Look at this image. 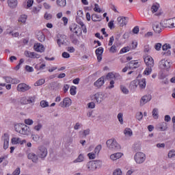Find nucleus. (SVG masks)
Segmentation results:
<instances>
[{"label":"nucleus","instance_id":"10","mask_svg":"<svg viewBox=\"0 0 175 175\" xmlns=\"http://www.w3.org/2000/svg\"><path fill=\"white\" fill-rule=\"evenodd\" d=\"M152 28L155 33H161L162 32V26L159 22H154Z\"/></svg>","mask_w":175,"mask_h":175},{"label":"nucleus","instance_id":"7","mask_svg":"<svg viewBox=\"0 0 175 175\" xmlns=\"http://www.w3.org/2000/svg\"><path fill=\"white\" fill-rule=\"evenodd\" d=\"M37 154L40 158H46L47 157V148L44 146L39 147Z\"/></svg>","mask_w":175,"mask_h":175},{"label":"nucleus","instance_id":"52","mask_svg":"<svg viewBox=\"0 0 175 175\" xmlns=\"http://www.w3.org/2000/svg\"><path fill=\"white\" fill-rule=\"evenodd\" d=\"M122 113H120L118 115V120L120 122V124H123L124 122V119L122 118Z\"/></svg>","mask_w":175,"mask_h":175},{"label":"nucleus","instance_id":"45","mask_svg":"<svg viewBox=\"0 0 175 175\" xmlns=\"http://www.w3.org/2000/svg\"><path fill=\"white\" fill-rule=\"evenodd\" d=\"M28 98L27 97H23L21 99V103L22 105H28Z\"/></svg>","mask_w":175,"mask_h":175},{"label":"nucleus","instance_id":"49","mask_svg":"<svg viewBox=\"0 0 175 175\" xmlns=\"http://www.w3.org/2000/svg\"><path fill=\"white\" fill-rule=\"evenodd\" d=\"M175 157V150H171L168 152V157L169 158H174Z\"/></svg>","mask_w":175,"mask_h":175},{"label":"nucleus","instance_id":"12","mask_svg":"<svg viewBox=\"0 0 175 175\" xmlns=\"http://www.w3.org/2000/svg\"><path fill=\"white\" fill-rule=\"evenodd\" d=\"M24 55H25V57H27V58H40V55H39V54L34 53V52H31L29 51H25L24 53Z\"/></svg>","mask_w":175,"mask_h":175},{"label":"nucleus","instance_id":"46","mask_svg":"<svg viewBox=\"0 0 175 175\" xmlns=\"http://www.w3.org/2000/svg\"><path fill=\"white\" fill-rule=\"evenodd\" d=\"M89 159H95L96 158V154L94 152H90L88 154Z\"/></svg>","mask_w":175,"mask_h":175},{"label":"nucleus","instance_id":"16","mask_svg":"<svg viewBox=\"0 0 175 175\" xmlns=\"http://www.w3.org/2000/svg\"><path fill=\"white\" fill-rule=\"evenodd\" d=\"M128 18L125 16H119L118 17L117 20L119 23L120 27H124L126 25V23H128V21H126Z\"/></svg>","mask_w":175,"mask_h":175},{"label":"nucleus","instance_id":"1","mask_svg":"<svg viewBox=\"0 0 175 175\" xmlns=\"http://www.w3.org/2000/svg\"><path fill=\"white\" fill-rule=\"evenodd\" d=\"M144 62L147 66V68L144 71V75L148 76V75H151V72H152V68H154V59L151 56H146L144 57Z\"/></svg>","mask_w":175,"mask_h":175},{"label":"nucleus","instance_id":"53","mask_svg":"<svg viewBox=\"0 0 175 175\" xmlns=\"http://www.w3.org/2000/svg\"><path fill=\"white\" fill-rule=\"evenodd\" d=\"M113 79L115 80H122V77H121V75L118 73H115L114 75H113Z\"/></svg>","mask_w":175,"mask_h":175},{"label":"nucleus","instance_id":"13","mask_svg":"<svg viewBox=\"0 0 175 175\" xmlns=\"http://www.w3.org/2000/svg\"><path fill=\"white\" fill-rule=\"evenodd\" d=\"M94 99L97 103H100L105 99V94L102 92H98L94 94Z\"/></svg>","mask_w":175,"mask_h":175},{"label":"nucleus","instance_id":"54","mask_svg":"<svg viewBox=\"0 0 175 175\" xmlns=\"http://www.w3.org/2000/svg\"><path fill=\"white\" fill-rule=\"evenodd\" d=\"M136 118L137 120H138L139 121H140L141 120L143 119V113L142 112H139L137 113L136 115Z\"/></svg>","mask_w":175,"mask_h":175},{"label":"nucleus","instance_id":"36","mask_svg":"<svg viewBox=\"0 0 175 175\" xmlns=\"http://www.w3.org/2000/svg\"><path fill=\"white\" fill-rule=\"evenodd\" d=\"M46 83V81L43 79L38 80L35 83L34 85L35 87H39V85H43Z\"/></svg>","mask_w":175,"mask_h":175},{"label":"nucleus","instance_id":"34","mask_svg":"<svg viewBox=\"0 0 175 175\" xmlns=\"http://www.w3.org/2000/svg\"><path fill=\"white\" fill-rule=\"evenodd\" d=\"M38 40L39 42H44L46 40V36L44 34H43L42 32H40L38 36H37Z\"/></svg>","mask_w":175,"mask_h":175},{"label":"nucleus","instance_id":"56","mask_svg":"<svg viewBox=\"0 0 175 175\" xmlns=\"http://www.w3.org/2000/svg\"><path fill=\"white\" fill-rule=\"evenodd\" d=\"M94 6V12H96L97 13H100V12H102V10L99 8V5L98 4H95Z\"/></svg>","mask_w":175,"mask_h":175},{"label":"nucleus","instance_id":"55","mask_svg":"<svg viewBox=\"0 0 175 175\" xmlns=\"http://www.w3.org/2000/svg\"><path fill=\"white\" fill-rule=\"evenodd\" d=\"M25 124H26V125H32V124H33V120L31 119H26L25 120Z\"/></svg>","mask_w":175,"mask_h":175},{"label":"nucleus","instance_id":"21","mask_svg":"<svg viewBox=\"0 0 175 175\" xmlns=\"http://www.w3.org/2000/svg\"><path fill=\"white\" fill-rule=\"evenodd\" d=\"M27 158L28 159H31L34 163H36V162H38V155H36L35 153H29L27 155Z\"/></svg>","mask_w":175,"mask_h":175},{"label":"nucleus","instance_id":"47","mask_svg":"<svg viewBox=\"0 0 175 175\" xmlns=\"http://www.w3.org/2000/svg\"><path fill=\"white\" fill-rule=\"evenodd\" d=\"M76 90H77L76 86L71 87L70 89V95H76Z\"/></svg>","mask_w":175,"mask_h":175},{"label":"nucleus","instance_id":"27","mask_svg":"<svg viewBox=\"0 0 175 175\" xmlns=\"http://www.w3.org/2000/svg\"><path fill=\"white\" fill-rule=\"evenodd\" d=\"M56 3L59 8H65L66 6V0H56Z\"/></svg>","mask_w":175,"mask_h":175},{"label":"nucleus","instance_id":"37","mask_svg":"<svg viewBox=\"0 0 175 175\" xmlns=\"http://www.w3.org/2000/svg\"><path fill=\"white\" fill-rule=\"evenodd\" d=\"M96 55H103V47H99L97 49H96Z\"/></svg>","mask_w":175,"mask_h":175},{"label":"nucleus","instance_id":"5","mask_svg":"<svg viewBox=\"0 0 175 175\" xmlns=\"http://www.w3.org/2000/svg\"><path fill=\"white\" fill-rule=\"evenodd\" d=\"M159 65L161 69H165V70H167L170 68V66H172V62H170V60L163 59L161 60Z\"/></svg>","mask_w":175,"mask_h":175},{"label":"nucleus","instance_id":"22","mask_svg":"<svg viewBox=\"0 0 175 175\" xmlns=\"http://www.w3.org/2000/svg\"><path fill=\"white\" fill-rule=\"evenodd\" d=\"M76 21H77V24H79V25H81L83 33H87V27H85V25H84V23H83V21H80V19H79V18H76Z\"/></svg>","mask_w":175,"mask_h":175},{"label":"nucleus","instance_id":"25","mask_svg":"<svg viewBox=\"0 0 175 175\" xmlns=\"http://www.w3.org/2000/svg\"><path fill=\"white\" fill-rule=\"evenodd\" d=\"M22 132L23 133H21V135H28L29 133H31V129L28 126L23 124Z\"/></svg>","mask_w":175,"mask_h":175},{"label":"nucleus","instance_id":"58","mask_svg":"<svg viewBox=\"0 0 175 175\" xmlns=\"http://www.w3.org/2000/svg\"><path fill=\"white\" fill-rule=\"evenodd\" d=\"M169 49H170V44H164L163 46H162V50L163 51H166L167 50H169Z\"/></svg>","mask_w":175,"mask_h":175},{"label":"nucleus","instance_id":"8","mask_svg":"<svg viewBox=\"0 0 175 175\" xmlns=\"http://www.w3.org/2000/svg\"><path fill=\"white\" fill-rule=\"evenodd\" d=\"M100 162V161H90L87 164V167L88 170H96V169H98V163Z\"/></svg>","mask_w":175,"mask_h":175},{"label":"nucleus","instance_id":"29","mask_svg":"<svg viewBox=\"0 0 175 175\" xmlns=\"http://www.w3.org/2000/svg\"><path fill=\"white\" fill-rule=\"evenodd\" d=\"M139 85L141 90H144V88H146V85H147L146 79H142L141 81H139Z\"/></svg>","mask_w":175,"mask_h":175},{"label":"nucleus","instance_id":"24","mask_svg":"<svg viewBox=\"0 0 175 175\" xmlns=\"http://www.w3.org/2000/svg\"><path fill=\"white\" fill-rule=\"evenodd\" d=\"M23 125H24V124H16L14 126L16 132H17L18 133H20L21 135V133H24L23 132Z\"/></svg>","mask_w":175,"mask_h":175},{"label":"nucleus","instance_id":"3","mask_svg":"<svg viewBox=\"0 0 175 175\" xmlns=\"http://www.w3.org/2000/svg\"><path fill=\"white\" fill-rule=\"evenodd\" d=\"M70 29L71 32H72L73 33H75L77 36H79L82 33V30H81L82 28L80 27V26L77 25L76 23H72L70 26Z\"/></svg>","mask_w":175,"mask_h":175},{"label":"nucleus","instance_id":"57","mask_svg":"<svg viewBox=\"0 0 175 175\" xmlns=\"http://www.w3.org/2000/svg\"><path fill=\"white\" fill-rule=\"evenodd\" d=\"M20 173H21V171L20 170V167H17L13 172V175H20Z\"/></svg>","mask_w":175,"mask_h":175},{"label":"nucleus","instance_id":"14","mask_svg":"<svg viewBox=\"0 0 175 175\" xmlns=\"http://www.w3.org/2000/svg\"><path fill=\"white\" fill-rule=\"evenodd\" d=\"M33 49L35 51H37V53H44V50H46L44 46L40 43L35 44L33 46Z\"/></svg>","mask_w":175,"mask_h":175},{"label":"nucleus","instance_id":"18","mask_svg":"<svg viewBox=\"0 0 175 175\" xmlns=\"http://www.w3.org/2000/svg\"><path fill=\"white\" fill-rule=\"evenodd\" d=\"M103 84H105V77H101L96 82H94L95 87H97L98 88H100Z\"/></svg>","mask_w":175,"mask_h":175},{"label":"nucleus","instance_id":"62","mask_svg":"<svg viewBox=\"0 0 175 175\" xmlns=\"http://www.w3.org/2000/svg\"><path fill=\"white\" fill-rule=\"evenodd\" d=\"M107 79H114V73L109 72L106 76Z\"/></svg>","mask_w":175,"mask_h":175},{"label":"nucleus","instance_id":"39","mask_svg":"<svg viewBox=\"0 0 175 175\" xmlns=\"http://www.w3.org/2000/svg\"><path fill=\"white\" fill-rule=\"evenodd\" d=\"M100 150H102V145H98L94 149V153L96 155H99V152H100Z\"/></svg>","mask_w":175,"mask_h":175},{"label":"nucleus","instance_id":"59","mask_svg":"<svg viewBox=\"0 0 175 175\" xmlns=\"http://www.w3.org/2000/svg\"><path fill=\"white\" fill-rule=\"evenodd\" d=\"M40 9H42L40 7H34L33 8V12H34L35 14H37V13H39V12H40Z\"/></svg>","mask_w":175,"mask_h":175},{"label":"nucleus","instance_id":"23","mask_svg":"<svg viewBox=\"0 0 175 175\" xmlns=\"http://www.w3.org/2000/svg\"><path fill=\"white\" fill-rule=\"evenodd\" d=\"M163 27L165 28H173V25H172V18L165 20L163 21Z\"/></svg>","mask_w":175,"mask_h":175},{"label":"nucleus","instance_id":"44","mask_svg":"<svg viewBox=\"0 0 175 175\" xmlns=\"http://www.w3.org/2000/svg\"><path fill=\"white\" fill-rule=\"evenodd\" d=\"M1 139H2V140H3V142H9L10 141L9 134L4 133V135H3V136H2Z\"/></svg>","mask_w":175,"mask_h":175},{"label":"nucleus","instance_id":"11","mask_svg":"<svg viewBox=\"0 0 175 175\" xmlns=\"http://www.w3.org/2000/svg\"><path fill=\"white\" fill-rule=\"evenodd\" d=\"M70 105H72V100L69 97H66L60 103L59 106L61 107H69Z\"/></svg>","mask_w":175,"mask_h":175},{"label":"nucleus","instance_id":"28","mask_svg":"<svg viewBox=\"0 0 175 175\" xmlns=\"http://www.w3.org/2000/svg\"><path fill=\"white\" fill-rule=\"evenodd\" d=\"M84 161V155L83 154H80L78 157L73 161V163H77L80 162Z\"/></svg>","mask_w":175,"mask_h":175},{"label":"nucleus","instance_id":"35","mask_svg":"<svg viewBox=\"0 0 175 175\" xmlns=\"http://www.w3.org/2000/svg\"><path fill=\"white\" fill-rule=\"evenodd\" d=\"M152 117L153 118H154V120H158L159 117V113H158V109L154 108L152 110Z\"/></svg>","mask_w":175,"mask_h":175},{"label":"nucleus","instance_id":"17","mask_svg":"<svg viewBox=\"0 0 175 175\" xmlns=\"http://www.w3.org/2000/svg\"><path fill=\"white\" fill-rule=\"evenodd\" d=\"M140 64L136 60H132L129 63V69H136V68H139Z\"/></svg>","mask_w":175,"mask_h":175},{"label":"nucleus","instance_id":"19","mask_svg":"<svg viewBox=\"0 0 175 175\" xmlns=\"http://www.w3.org/2000/svg\"><path fill=\"white\" fill-rule=\"evenodd\" d=\"M150 100H151V95H145L142 98L140 105H146V103H147V102H150Z\"/></svg>","mask_w":175,"mask_h":175},{"label":"nucleus","instance_id":"43","mask_svg":"<svg viewBox=\"0 0 175 175\" xmlns=\"http://www.w3.org/2000/svg\"><path fill=\"white\" fill-rule=\"evenodd\" d=\"M44 18H45V20H51L53 18V15L51 14H49L48 12H46L44 14Z\"/></svg>","mask_w":175,"mask_h":175},{"label":"nucleus","instance_id":"31","mask_svg":"<svg viewBox=\"0 0 175 175\" xmlns=\"http://www.w3.org/2000/svg\"><path fill=\"white\" fill-rule=\"evenodd\" d=\"M118 52V49H117V46L116 44L111 45L109 48V53L111 54H116V53Z\"/></svg>","mask_w":175,"mask_h":175},{"label":"nucleus","instance_id":"63","mask_svg":"<svg viewBox=\"0 0 175 175\" xmlns=\"http://www.w3.org/2000/svg\"><path fill=\"white\" fill-rule=\"evenodd\" d=\"M67 51H68V53H75V47L73 46H68L67 48Z\"/></svg>","mask_w":175,"mask_h":175},{"label":"nucleus","instance_id":"38","mask_svg":"<svg viewBox=\"0 0 175 175\" xmlns=\"http://www.w3.org/2000/svg\"><path fill=\"white\" fill-rule=\"evenodd\" d=\"M36 99V97L35 96H29L27 98L28 100V105H31V103H35V100Z\"/></svg>","mask_w":175,"mask_h":175},{"label":"nucleus","instance_id":"42","mask_svg":"<svg viewBox=\"0 0 175 175\" xmlns=\"http://www.w3.org/2000/svg\"><path fill=\"white\" fill-rule=\"evenodd\" d=\"M92 21H100V17L97 14H93L92 16Z\"/></svg>","mask_w":175,"mask_h":175},{"label":"nucleus","instance_id":"30","mask_svg":"<svg viewBox=\"0 0 175 175\" xmlns=\"http://www.w3.org/2000/svg\"><path fill=\"white\" fill-rule=\"evenodd\" d=\"M124 134L125 136L131 137L133 135V132H132V129L129 128H126L124 131Z\"/></svg>","mask_w":175,"mask_h":175},{"label":"nucleus","instance_id":"2","mask_svg":"<svg viewBox=\"0 0 175 175\" xmlns=\"http://www.w3.org/2000/svg\"><path fill=\"white\" fill-rule=\"evenodd\" d=\"M107 146L109 150H117L118 148H120V145L114 139L107 140Z\"/></svg>","mask_w":175,"mask_h":175},{"label":"nucleus","instance_id":"9","mask_svg":"<svg viewBox=\"0 0 175 175\" xmlns=\"http://www.w3.org/2000/svg\"><path fill=\"white\" fill-rule=\"evenodd\" d=\"M11 143L14 145L21 144V146H23L24 143H27V141L25 139L21 140V138L14 137L11 139Z\"/></svg>","mask_w":175,"mask_h":175},{"label":"nucleus","instance_id":"64","mask_svg":"<svg viewBox=\"0 0 175 175\" xmlns=\"http://www.w3.org/2000/svg\"><path fill=\"white\" fill-rule=\"evenodd\" d=\"M25 69H26L27 72H33V68L29 66H26Z\"/></svg>","mask_w":175,"mask_h":175},{"label":"nucleus","instance_id":"6","mask_svg":"<svg viewBox=\"0 0 175 175\" xmlns=\"http://www.w3.org/2000/svg\"><path fill=\"white\" fill-rule=\"evenodd\" d=\"M16 90L19 92H25L26 91H29V90H31V87L26 83H19Z\"/></svg>","mask_w":175,"mask_h":175},{"label":"nucleus","instance_id":"41","mask_svg":"<svg viewBox=\"0 0 175 175\" xmlns=\"http://www.w3.org/2000/svg\"><path fill=\"white\" fill-rule=\"evenodd\" d=\"M41 107H49V102L46 100H42L40 103Z\"/></svg>","mask_w":175,"mask_h":175},{"label":"nucleus","instance_id":"20","mask_svg":"<svg viewBox=\"0 0 175 175\" xmlns=\"http://www.w3.org/2000/svg\"><path fill=\"white\" fill-rule=\"evenodd\" d=\"M122 155H124V154H122V152H117L111 154L110 159H111V161H117V159H120V158H121Z\"/></svg>","mask_w":175,"mask_h":175},{"label":"nucleus","instance_id":"4","mask_svg":"<svg viewBox=\"0 0 175 175\" xmlns=\"http://www.w3.org/2000/svg\"><path fill=\"white\" fill-rule=\"evenodd\" d=\"M136 163H143L146 161V154L142 152H137L134 157Z\"/></svg>","mask_w":175,"mask_h":175},{"label":"nucleus","instance_id":"40","mask_svg":"<svg viewBox=\"0 0 175 175\" xmlns=\"http://www.w3.org/2000/svg\"><path fill=\"white\" fill-rule=\"evenodd\" d=\"M159 9V5H153L151 8V11L152 13H156V12H158V10Z\"/></svg>","mask_w":175,"mask_h":175},{"label":"nucleus","instance_id":"60","mask_svg":"<svg viewBox=\"0 0 175 175\" xmlns=\"http://www.w3.org/2000/svg\"><path fill=\"white\" fill-rule=\"evenodd\" d=\"M88 107L89 109H95V103L94 102L89 103L88 104Z\"/></svg>","mask_w":175,"mask_h":175},{"label":"nucleus","instance_id":"32","mask_svg":"<svg viewBox=\"0 0 175 175\" xmlns=\"http://www.w3.org/2000/svg\"><path fill=\"white\" fill-rule=\"evenodd\" d=\"M27 18H28V16H27V15H21L18 18V22L22 23L23 24H25V23L27 22Z\"/></svg>","mask_w":175,"mask_h":175},{"label":"nucleus","instance_id":"26","mask_svg":"<svg viewBox=\"0 0 175 175\" xmlns=\"http://www.w3.org/2000/svg\"><path fill=\"white\" fill-rule=\"evenodd\" d=\"M8 3L10 8L14 9L17 6V0H8Z\"/></svg>","mask_w":175,"mask_h":175},{"label":"nucleus","instance_id":"48","mask_svg":"<svg viewBox=\"0 0 175 175\" xmlns=\"http://www.w3.org/2000/svg\"><path fill=\"white\" fill-rule=\"evenodd\" d=\"M120 90L123 94H129V90H128V89L124 85H120Z\"/></svg>","mask_w":175,"mask_h":175},{"label":"nucleus","instance_id":"50","mask_svg":"<svg viewBox=\"0 0 175 175\" xmlns=\"http://www.w3.org/2000/svg\"><path fill=\"white\" fill-rule=\"evenodd\" d=\"M113 174V175H122V171H121V169L118 168L114 170Z\"/></svg>","mask_w":175,"mask_h":175},{"label":"nucleus","instance_id":"51","mask_svg":"<svg viewBox=\"0 0 175 175\" xmlns=\"http://www.w3.org/2000/svg\"><path fill=\"white\" fill-rule=\"evenodd\" d=\"M131 51V47H129V46H126V47L122 48V49L120 50V53H128V51Z\"/></svg>","mask_w":175,"mask_h":175},{"label":"nucleus","instance_id":"61","mask_svg":"<svg viewBox=\"0 0 175 175\" xmlns=\"http://www.w3.org/2000/svg\"><path fill=\"white\" fill-rule=\"evenodd\" d=\"M113 43H114V36H111V37L109 38V43H108V46H113Z\"/></svg>","mask_w":175,"mask_h":175},{"label":"nucleus","instance_id":"33","mask_svg":"<svg viewBox=\"0 0 175 175\" xmlns=\"http://www.w3.org/2000/svg\"><path fill=\"white\" fill-rule=\"evenodd\" d=\"M159 129L161 131H166L167 129V124L165 122L161 123Z\"/></svg>","mask_w":175,"mask_h":175},{"label":"nucleus","instance_id":"15","mask_svg":"<svg viewBox=\"0 0 175 175\" xmlns=\"http://www.w3.org/2000/svg\"><path fill=\"white\" fill-rule=\"evenodd\" d=\"M4 79L8 84H18V83H20V80L17 79H13L10 77H5Z\"/></svg>","mask_w":175,"mask_h":175}]
</instances>
